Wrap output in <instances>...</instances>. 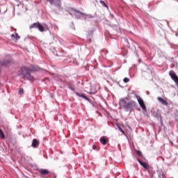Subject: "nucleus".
<instances>
[{
	"label": "nucleus",
	"instance_id": "13",
	"mask_svg": "<svg viewBox=\"0 0 178 178\" xmlns=\"http://www.w3.org/2000/svg\"><path fill=\"white\" fill-rule=\"evenodd\" d=\"M95 17L92 16V15L91 14H89V15H86L85 14L83 16V19H84V20H89L88 19H92L94 18Z\"/></svg>",
	"mask_w": 178,
	"mask_h": 178
},
{
	"label": "nucleus",
	"instance_id": "3",
	"mask_svg": "<svg viewBox=\"0 0 178 178\" xmlns=\"http://www.w3.org/2000/svg\"><path fill=\"white\" fill-rule=\"evenodd\" d=\"M69 14L71 16H75L76 19H83V16L86 15V13L74 8H71L69 11Z\"/></svg>",
	"mask_w": 178,
	"mask_h": 178
},
{
	"label": "nucleus",
	"instance_id": "6",
	"mask_svg": "<svg viewBox=\"0 0 178 178\" xmlns=\"http://www.w3.org/2000/svg\"><path fill=\"white\" fill-rule=\"evenodd\" d=\"M135 97H136V99L138 100V102L140 108H142V109H143V111H146L147 107L145 106V104H144V100H143V99L137 95H136Z\"/></svg>",
	"mask_w": 178,
	"mask_h": 178
},
{
	"label": "nucleus",
	"instance_id": "18",
	"mask_svg": "<svg viewBox=\"0 0 178 178\" xmlns=\"http://www.w3.org/2000/svg\"><path fill=\"white\" fill-rule=\"evenodd\" d=\"M19 95H23V94H24V90H23V88H19Z\"/></svg>",
	"mask_w": 178,
	"mask_h": 178
},
{
	"label": "nucleus",
	"instance_id": "30",
	"mask_svg": "<svg viewBox=\"0 0 178 178\" xmlns=\"http://www.w3.org/2000/svg\"><path fill=\"white\" fill-rule=\"evenodd\" d=\"M147 95H149V91L146 92Z\"/></svg>",
	"mask_w": 178,
	"mask_h": 178
},
{
	"label": "nucleus",
	"instance_id": "20",
	"mask_svg": "<svg viewBox=\"0 0 178 178\" xmlns=\"http://www.w3.org/2000/svg\"><path fill=\"white\" fill-rule=\"evenodd\" d=\"M136 155H138V156H143V153L139 150H136Z\"/></svg>",
	"mask_w": 178,
	"mask_h": 178
},
{
	"label": "nucleus",
	"instance_id": "17",
	"mask_svg": "<svg viewBox=\"0 0 178 178\" xmlns=\"http://www.w3.org/2000/svg\"><path fill=\"white\" fill-rule=\"evenodd\" d=\"M99 3H100V5H102V6H104L105 8H108V6H106V3H105V1H104L102 0H99Z\"/></svg>",
	"mask_w": 178,
	"mask_h": 178
},
{
	"label": "nucleus",
	"instance_id": "25",
	"mask_svg": "<svg viewBox=\"0 0 178 178\" xmlns=\"http://www.w3.org/2000/svg\"><path fill=\"white\" fill-rule=\"evenodd\" d=\"M119 130L120 131H121V133H123V134H124V131H123V129H122V127H119Z\"/></svg>",
	"mask_w": 178,
	"mask_h": 178
},
{
	"label": "nucleus",
	"instance_id": "22",
	"mask_svg": "<svg viewBox=\"0 0 178 178\" xmlns=\"http://www.w3.org/2000/svg\"><path fill=\"white\" fill-rule=\"evenodd\" d=\"M123 81L124 83H129V81H130V79L127 78V77H125L124 79H123Z\"/></svg>",
	"mask_w": 178,
	"mask_h": 178
},
{
	"label": "nucleus",
	"instance_id": "28",
	"mask_svg": "<svg viewBox=\"0 0 178 178\" xmlns=\"http://www.w3.org/2000/svg\"><path fill=\"white\" fill-rule=\"evenodd\" d=\"M72 29H74V30H76L75 29H74V23H72Z\"/></svg>",
	"mask_w": 178,
	"mask_h": 178
},
{
	"label": "nucleus",
	"instance_id": "8",
	"mask_svg": "<svg viewBox=\"0 0 178 178\" xmlns=\"http://www.w3.org/2000/svg\"><path fill=\"white\" fill-rule=\"evenodd\" d=\"M138 162L143 166L144 169H146V170H149L148 165H147V163L143 162L139 158L137 159Z\"/></svg>",
	"mask_w": 178,
	"mask_h": 178
},
{
	"label": "nucleus",
	"instance_id": "33",
	"mask_svg": "<svg viewBox=\"0 0 178 178\" xmlns=\"http://www.w3.org/2000/svg\"><path fill=\"white\" fill-rule=\"evenodd\" d=\"M128 44H129V46L130 47V43L128 42Z\"/></svg>",
	"mask_w": 178,
	"mask_h": 178
},
{
	"label": "nucleus",
	"instance_id": "15",
	"mask_svg": "<svg viewBox=\"0 0 178 178\" xmlns=\"http://www.w3.org/2000/svg\"><path fill=\"white\" fill-rule=\"evenodd\" d=\"M11 37H12V38H13L14 40H16L17 41L20 40V36H19V35L17 33H15V35L12 34Z\"/></svg>",
	"mask_w": 178,
	"mask_h": 178
},
{
	"label": "nucleus",
	"instance_id": "7",
	"mask_svg": "<svg viewBox=\"0 0 178 178\" xmlns=\"http://www.w3.org/2000/svg\"><path fill=\"white\" fill-rule=\"evenodd\" d=\"M74 94L77 96L79 97L80 98H83V99H86V101H88V102H91V99L88 97H87V96H86V95L84 94H80L77 92H74Z\"/></svg>",
	"mask_w": 178,
	"mask_h": 178
},
{
	"label": "nucleus",
	"instance_id": "32",
	"mask_svg": "<svg viewBox=\"0 0 178 178\" xmlns=\"http://www.w3.org/2000/svg\"><path fill=\"white\" fill-rule=\"evenodd\" d=\"M176 37H178V33H175Z\"/></svg>",
	"mask_w": 178,
	"mask_h": 178
},
{
	"label": "nucleus",
	"instance_id": "27",
	"mask_svg": "<svg viewBox=\"0 0 178 178\" xmlns=\"http://www.w3.org/2000/svg\"><path fill=\"white\" fill-rule=\"evenodd\" d=\"M88 42H91V38H88Z\"/></svg>",
	"mask_w": 178,
	"mask_h": 178
},
{
	"label": "nucleus",
	"instance_id": "5",
	"mask_svg": "<svg viewBox=\"0 0 178 178\" xmlns=\"http://www.w3.org/2000/svg\"><path fill=\"white\" fill-rule=\"evenodd\" d=\"M38 30L40 31L41 33H44V31H48L49 30V28H48V25L47 24H40L38 25Z\"/></svg>",
	"mask_w": 178,
	"mask_h": 178
},
{
	"label": "nucleus",
	"instance_id": "16",
	"mask_svg": "<svg viewBox=\"0 0 178 178\" xmlns=\"http://www.w3.org/2000/svg\"><path fill=\"white\" fill-rule=\"evenodd\" d=\"M0 137L3 140H5V134H3V131L0 129Z\"/></svg>",
	"mask_w": 178,
	"mask_h": 178
},
{
	"label": "nucleus",
	"instance_id": "26",
	"mask_svg": "<svg viewBox=\"0 0 178 178\" xmlns=\"http://www.w3.org/2000/svg\"><path fill=\"white\" fill-rule=\"evenodd\" d=\"M112 31H114L113 34H118V29H112Z\"/></svg>",
	"mask_w": 178,
	"mask_h": 178
},
{
	"label": "nucleus",
	"instance_id": "10",
	"mask_svg": "<svg viewBox=\"0 0 178 178\" xmlns=\"http://www.w3.org/2000/svg\"><path fill=\"white\" fill-rule=\"evenodd\" d=\"M39 172L40 173V175H42V176L49 175V171H48V170L47 169H40L39 170Z\"/></svg>",
	"mask_w": 178,
	"mask_h": 178
},
{
	"label": "nucleus",
	"instance_id": "2",
	"mask_svg": "<svg viewBox=\"0 0 178 178\" xmlns=\"http://www.w3.org/2000/svg\"><path fill=\"white\" fill-rule=\"evenodd\" d=\"M38 67H35L33 69H30L27 67H23L18 71L17 75L22 76L24 80H34V76L31 75L32 72H37Z\"/></svg>",
	"mask_w": 178,
	"mask_h": 178
},
{
	"label": "nucleus",
	"instance_id": "23",
	"mask_svg": "<svg viewBox=\"0 0 178 178\" xmlns=\"http://www.w3.org/2000/svg\"><path fill=\"white\" fill-rule=\"evenodd\" d=\"M154 116L155 118H159V116H161V113H159V111H156Z\"/></svg>",
	"mask_w": 178,
	"mask_h": 178
},
{
	"label": "nucleus",
	"instance_id": "14",
	"mask_svg": "<svg viewBox=\"0 0 178 178\" xmlns=\"http://www.w3.org/2000/svg\"><path fill=\"white\" fill-rule=\"evenodd\" d=\"M39 24H40V22H35V23L32 24L29 26L30 30H31V29H38Z\"/></svg>",
	"mask_w": 178,
	"mask_h": 178
},
{
	"label": "nucleus",
	"instance_id": "4",
	"mask_svg": "<svg viewBox=\"0 0 178 178\" xmlns=\"http://www.w3.org/2000/svg\"><path fill=\"white\" fill-rule=\"evenodd\" d=\"M49 2L50 5H53L58 8V9H62V1L60 0H46Z\"/></svg>",
	"mask_w": 178,
	"mask_h": 178
},
{
	"label": "nucleus",
	"instance_id": "11",
	"mask_svg": "<svg viewBox=\"0 0 178 178\" xmlns=\"http://www.w3.org/2000/svg\"><path fill=\"white\" fill-rule=\"evenodd\" d=\"M99 141L101 144H102V145H106L108 143V139H106L105 136H102V138H100Z\"/></svg>",
	"mask_w": 178,
	"mask_h": 178
},
{
	"label": "nucleus",
	"instance_id": "12",
	"mask_svg": "<svg viewBox=\"0 0 178 178\" xmlns=\"http://www.w3.org/2000/svg\"><path fill=\"white\" fill-rule=\"evenodd\" d=\"M40 143L38 142V140L37 139H33L32 141V145L31 146L33 147V148H37V147H38Z\"/></svg>",
	"mask_w": 178,
	"mask_h": 178
},
{
	"label": "nucleus",
	"instance_id": "21",
	"mask_svg": "<svg viewBox=\"0 0 178 178\" xmlns=\"http://www.w3.org/2000/svg\"><path fill=\"white\" fill-rule=\"evenodd\" d=\"M102 55H106L107 54H108V50H106V49H103L102 51Z\"/></svg>",
	"mask_w": 178,
	"mask_h": 178
},
{
	"label": "nucleus",
	"instance_id": "9",
	"mask_svg": "<svg viewBox=\"0 0 178 178\" xmlns=\"http://www.w3.org/2000/svg\"><path fill=\"white\" fill-rule=\"evenodd\" d=\"M157 99H158L159 102H161V104H162V105H165V106H168V105H169L168 102H166V100H165V99H163L161 97H158Z\"/></svg>",
	"mask_w": 178,
	"mask_h": 178
},
{
	"label": "nucleus",
	"instance_id": "1",
	"mask_svg": "<svg viewBox=\"0 0 178 178\" xmlns=\"http://www.w3.org/2000/svg\"><path fill=\"white\" fill-rule=\"evenodd\" d=\"M137 103L133 100H129L127 98H121L119 101L120 108H122L125 112L133 111L136 108Z\"/></svg>",
	"mask_w": 178,
	"mask_h": 178
},
{
	"label": "nucleus",
	"instance_id": "29",
	"mask_svg": "<svg viewBox=\"0 0 178 178\" xmlns=\"http://www.w3.org/2000/svg\"><path fill=\"white\" fill-rule=\"evenodd\" d=\"M92 149H97V146H92Z\"/></svg>",
	"mask_w": 178,
	"mask_h": 178
},
{
	"label": "nucleus",
	"instance_id": "19",
	"mask_svg": "<svg viewBox=\"0 0 178 178\" xmlns=\"http://www.w3.org/2000/svg\"><path fill=\"white\" fill-rule=\"evenodd\" d=\"M68 88H69L70 90H71V91H73L74 93L76 92V89H74V88H73V86H68Z\"/></svg>",
	"mask_w": 178,
	"mask_h": 178
},
{
	"label": "nucleus",
	"instance_id": "31",
	"mask_svg": "<svg viewBox=\"0 0 178 178\" xmlns=\"http://www.w3.org/2000/svg\"><path fill=\"white\" fill-rule=\"evenodd\" d=\"M160 178H163V174L162 173L161 175H160Z\"/></svg>",
	"mask_w": 178,
	"mask_h": 178
},
{
	"label": "nucleus",
	"instance_id": "24",
	"mask_svg": "<svg viewBox=\"0 0 178 178\" xmlns=\"http://www.w3.org/2000/svg\"><path fill=\"white\" fill-rule=\"evenodd\" d=\"M92 34H94V31H90L88 32V37H91V35H92Z\"/></svg>",
	"mask_w": 178,
	"mask_h": 178
}]
</instances>
